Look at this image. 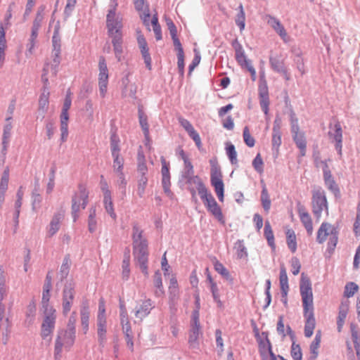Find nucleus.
Listing matches in <instances>:
<instances>
[{
    "instance_id": "f257e3e1",
    "label": "nucleus",
    "mask_w": 360,
    "mask_h": 360,
    "mask_svg": "<svg viewBox=\"0 0 360 360\" xmlns=\"http://www.w3.org/2000/svg\"><path fill=\"white\" fill-rule=\"evenodd\" d=\"M300 295L302 297L303 316L304 318V333L305 337L311 338L316 327V320L314 313V297L311 282L303 273L302 274L300 281Z\"/></svg>"
},
{
    "instance_id": "f03ea898",
    "label": "nucleus",
    "mask_w": 360,
    "mask_h": 360,
    "mask_svg": "<svg viewBox=\"0 0 360 360\" xmlns=\"http://www.w3.org/2000/svg\"><path fill=\"white\" fill-rule=\"evenodd\" d=\"M112 1L113 8L109 11L107 15L106 23L108 34L112 39L115 56L120 60L122 53V20L116 18L117 0H112Z\"/></svg>"
},
{
    "instance_id": "7ed1b4c3",
    "label": "nucleus",
    "mask_w": 360,
    "mask_h": 360,
    "mask_svg": "<svg viewBox=\"0 0 360 360\" xmlns=\"http://www.w3.org/2000/svg\"><path fill=\"white\" fill-rule=\"evenodd\" d=\"M133 254L136 264L139 266L142 273L148 276V250L147 240L143 238L142 231L137 226L133 227Z\"/></svg>"
},
{
    "instance_id": "20e7f679",
    "label": "nucleus",
    "mask_w": 360,
    "mask_h": 360,
    "mask_svg": "<svg viewBox=\"0 0 360 360\" xmlns=\"http://www.w3.org/2000/svg\"><path fill=\"white\" fill-rule=\"evenodd\" d=\"M210 182L213 186L215 193L221 202L224 200V184L222 179V173L221 168L218 165L217 160H210Z\"/></svg>"
},
{
    "instance_id": "39448f33",
    "label": "nucleus",
    "mask_w": 360,
    "mask_h": 360,
    "mask_svg": "<svg viewBox=\"0 0 360 360\" xmlns=\"http://www.w3.org/2000/svg\"><path fill=\"white\" fill-rule=\"evenodd\" d=\"M338 230L337 228L327 222L323 223L317 232V241L323 243L327 240L328 246L330 249H334L338 243Z\"/></svg>"
},
{
    "instance_id": "423d86ee",
    "label": "nucleus",
    "mask_w": 360,
    "mask_h": 360,
    "mask_svg": "<svg viewBox=\"0 0 360 360\" xmlns=\"http://www.w3.org/2000/svg\"><path fill=\"white\" fill-rule=\"evenodd\" d=\"M89 198V191L87 188L79 185L78 191L74 194L72 198V215L73 221H75L79 217V213L82 210H84Z\"/></svg>"
},
{
    "instance_id": "0eeeda50",
    "label": "nucleus",
    "mask_w": 360,
    "mask_h": 360,
    "mask_svg": "<svg viewBox=\"0 0 360 360\" xmlns=\"http://www.w3.org/2000/svg\"><path fill=\"white\" fill-rule=\"evenodd\" d=\"M75 333L68 330H61L58 332L55 342V358L60 356L63 349H70L74 345Z\"/></svg>"
},
{
    "instance_id": "6e6552de",
    "label": "nucleus",
    "mask_w": 360,
    "mask_h": 360,
    "mask_svg": "<svg viewBox=\"0 0 360 360\" xmlns=\"http://www.w3.org/2000/svg\"><path fill=\"white\" fill-rule=\"evenodd\" d=\"M199 195L207 211L219 221L224 223V219L221 209L212 193L207 188Z\"/></svg>"
},
{
    "instance_id": "1a4fd4ad",
    "label": "nucleus",
    "mask_w": 360,
    "mask_h": 360,
    "mask_svg": "<svg viewBox=\"0 0 360 360\" xmlns=\"http://www.w3.org/2000/svg\"><path fill=\"white\" fill-rule=\"evenodd\" d=\"M96 326L99 345L103 346L107 340V317L105 314V305L103 300H101L99 302Z\"/></svg>"
},
{
    "instance_id": "9d476101",
    "label": "nucleus",
    "mask_w": 360,
    "mask_h": 360,
    "mask_svg": "<svg viewBox=\"0 0 360 360\" xmlns=\"http://www.w3.org/2000/svg\"><path fill=\"white\" fill-rule=\"evenodd\" d=\"M232 46L235 50V58L237 63L241 68H246L250 73L252 80L255 81L257 79L256 70L252 66L251 60L248 59L242 45L236 39L232 42Z\"/></svg>"
},
{
    "instance_id": "9b49d317",
    "label": "nucleus",
    "mask_w": 360,
    "mask_h": 360,
    "mask_svg": "<svg viewBox=\"0 0 360 360\" xmlns=\"http://www.w3.org/2000/svg\"><path fill=\"white\" fill-rule=\"evenodd\" d=\"M72 100H71V93L70 91H68L67 95L65 96L62 111L60 115V131H61V141L62 142H65L67 141L68 136V120H69V114L68 110L71 107Z\"/></svg>"
},
{
    "instance_id": "f8f14e48",
    "label": "nucleus",
    "mask_w": 360,
    "mask_h": 360,
    "mask_svg": "<svg viewBox=\"0 0 360 360\" xmlns=\"http://www.w3.org/2000/svg\"><path fill=\"white\" fill-rule=\"evenodd\" d=\"M312 208L314 215L319 218L323 210L328 212V202L324 191L317 188L312 193Z\"/></svg>"
},
{
    "instance_id": "ddd939ff",
    "label": "nucleus",
    "mask_w": 360,
    "mask_h": 360,
    "mask_svg": "<svg viewBox=\"0 0 360 360\" xmlns=\"http://www.w3.org/2000/svg\"><path fill=\"white\" fill-rule=\"evenodd\" d=\"M257 342L259 345V352L262 360H269V353L272 351L271 344L268 338V333H259V330H254Z\"/></svg>"
},
{
    "instance_id": "4468645a",
    "label": "nucleus",
    "mask_w": 360,
    "mask_h": 360,
    "mask_svg": "<svg viewBox=\"0 0 360 360\" xmlns=\"http://www.w3.org/2000/svg\"><path fill=\"white\" fill-rule=\"evenodd\" d=\"M44 319L41 324V336L43 340L51 341V335L55 328L56 312H44Z\"/></svg>"
},
{
    "instance_id": "2eb2a0df",
    "label": "nucleus",
    "mask_w": 360,
    "mask_h": 360,
    "mask_svg": "<svg viewBox=\"0 0 360 360\" xmlns=\"http://www.w3.org/2000/svg\"><path fill=\"white\" fill-rule=\"evenodd\" d=\"M199 310L197 309L193 312L191 328L189 330L188 343L191 347H195L198 345V340L201 335L199 321Z\"/></svg>"
},
{
    "instance_id": "dca6fc26",
    "label": "nucleus",
    "mask_w": 360,
    "mask_h": 360,
    "mask_svg": "<svg viewBox=\"0 0 360 360\" xmlns=\"http://www.w3.org/2000/svg\"><path fill=\"white\" fill-rule=\"evenodd\" d=\"M98 86L101 96L104 98L107 93L108 84V70L105 60V58L101 57L98 63Z\"/></svg>"
},
{
    "instance_id": "f3484780",
    "label": "nucleus",
    "mask_w": 360,
    "mask_h": 360,
    "mask_svg": "<svg viewBox=\"0 0 360 360\" xmlns=\"http://www.w3.org/2000/svg\"><path fill=\"white\" fill-rule=\"evenodd\" d=\"M153 308V302L150 299L141 300L137 302L134 307V316L141 321L150 314Z\"/></svg>"
},
{
    "instance_id": "a211bd4d",
    "label": "nucleus",
    "mask_w": 360,
    "mask_h": 360,
    "mask_svg": "<svg viewBox=\"0 0 360 360\" xmlns=\"http://www.w3.org/2000/svg\"><path fill=\"white\" fill-rule=\"evenodd\" d=\"M291 131L292 133L293 141L300 150V155L304 156L306 155L307 141L304 133L300 131L297 120L291 124Z\"/></svg>"
},
{
    "instance_id": "6ab92c4d",
    "label": "nucleus",
    "mask_w": 360,
    "mask_h": 360,
    "mask_svg": "<svg viewBox=\"0 0 360 360\" xmlns=\"http://www.w3.org/2000/svg\"><path fill=\"white\" fill-rule=\"evenodd\" d=\"M75 285L68 283L65 285L63 292V312L67 315L71 309L75 297Z\"/></svg>"
},
{
    "instance_id": "aec40b11",
    "label": "nucleus",
    "mask_w": 360,
    "mask_h": 360,
    "mask_svg": "<svg viewBox=\"0 0 360 360\" xmlns=\"http://www.w3.org/2000/svg\"><path fill=\"white\" fill-rule=\"evenodd\" d=\"M329 139L335 143V148L340 155L342 154V129L339 122L330 125L328 131Z\"/></svg>"
},
{
    "instance_id": "412c9836",
    "label": "nucleus",
    "mask_w": 360,
    "mask_h": 360,
    "mask_svg": "<svg viewBox=\"0 0 360 360\" xmlns=\"http://www.w3.org/2000/svg\"><path fill=\"white\" fill-rule=\"evenodd\" d=\"M181 126L185 129V131L188 133V136L193 140L196 146L198 149H200L202 147L201 139L200 137L199 134L195 131L192 124L186 119L184 117H179L178 119Z\"/></svg>"
},
{
    "instance_id": "4be33fe9",
    "label": "nucleus",
    "mask_w": 360,
    "mask_h": 360,
    "mask_svg": "<svg viewBox=\"0 0 360 360\" xmlns=\"http://www.w3.org/2000/svg\"><path fill=\"white\" fill-rule=\"evenodd\" d=\"M161 174H162V184L164 191L167 193V195L170 196L172 195V193L170 190V173H169V164L166 161V160L162 157L161 158Z\"/></svg>"
},
{
    "instance_id": "5701e85b",
    "label": "nucleus",
    "mask_w": 360,
    "mask_h": 360,
    "mask_svg": "<svg viewBox=\"0 0 360 360\" xmlns=\"http://www.w3.org/2000/svg\"><path fill=\"white\" fill-rule=\"evenodd\" d=\"M51 282L50 279L46 278V281L43 286L41 305L44 312H56V310L49 304L51 298Z\"/></svg>"
},
{
    "instance_id": "b1692460",
    "label": "nucleus",
    "mask_w": 360,
    "mask_h": 360,
    "mask_svg": "<svg viewBox=\"0 0 360 360\" xmlns=\"http://www.w3.org/2000/svg\"><path fill=\"white\" fill-rule=\"evenodd\" d=\"M265 18L267 23L275 30L281 38L285 42H288L289 41V38L287 32L279 20L270 15H266Z\"/></svg>"
},
{
    "instance_id": "393cba45",
    "label": "nucleus",
    "mask_w": 360,
    "mask_h": 360,
    "mask_svg": "<svg viewBox=\"0 0 360 360\" xmlns=\"http://www.w3.org/2000/svg\"><path fill=\"white\" fill-rule=\"evenodd\" d=\"M137 42L147 68H151V58L148 51V44L141 31H137Z\"/></svg>"
},
{
    "instance_id": "a878e982",
    "label": "nucleus",
    "mask_w": 360,
    "mask_h": 360,
    "mask_svg": "<svg viewBox=\"0 0 360 360\" xmlns=\"http://www.w3.org/2000/svg\"><path fill=\"white\" fill-rule=\"evenodd\" d=\"M281 119L279 117H276L274 122V126L272 129V148L276 150V152L278 151L279 147L281 145Z\"/></svg>"
},
{
    "instance_id": "bb28decb",
    "label": "nucleus",
    "mask_w": 360,
    "mask_h": 360,
    "mask_svg": "<svg viewBox=\"0 0 360 360\" xmlns=\"http://www.w3.org/2000/svg\"><path fill=\"white\" fill-rule=\"evenodd\" d=\"M136 9L139 12L141 18L144 25L149 27V19L150 18L148 5L145 0H133Z\"/></svg>"
},
{
    "instance_id": "cd10ccee",
    "label": "nucleus",
    "mask_w": 360,
    "mask_h": 360,
    "mask_svg": "<svg viewBox=\"0 0 360 360\" xmlns=\"http://www.w3.org/2000/svg\"><path fill=\"white\" fill-rule=\"evenodd\" d=\"M122 331L125 336V340L127 347L129 349L134 351V342H133V333L131 328L130 321L129 318L120 319Z\"/></svg>"
},
{
    "instance_id": "c85d7f7f",
    "label": "nucleus",
    "mask_w": 360,
    "mask_h": 360,
    "mask_svg": "<svg viewBox=\"0 0 360 360\" xmlns=\"http://www.w3.org/2000/svg\"><path fill=\"white\" fill-rule=\"evenodd\" d=\"M259 95L260 98V105L263 112L266 115L269 111V91L266 83L264 82L259 86Z\"/></svg>"
},
{
    "instance_id": "c756f323",
    "label": "nucleus",
    "mask_w": 360,
    "mask_h": 360,
    "mask_svg": "<svg viewBox=\"0 0 360 360\" xmlns=\"http://www.w3.org/2000/svg\"><path fill=\"white\" fill-rule=\"evenodd\" d=\"M63 219V214L61 213H56L53 215L47 228L48 237L53 236L58 231Z\"/></svg>"
},
{
    "instance_id": "7c9ffc66",
    "label": "nucleus",
    "mask_w": 360,
    "mask_h": 360,
    "mask_svg": "<svg viewBox=\"0 0 360 360\" xmlns=\"http://www.w3.org/2000/svg\"><path fill=\"white\" fill-rule=\"evenodd\" d=\"M298 214L301 222L305 227L307 233L311 235L313 232V224L309 213L304 207H300L298 210Z\"/></svg>"
},
{
    "instance_id": "2f4dec72",
    "label": "nucleus",
    "mask_w": 360,
    "mask_h": 360,
    "mask_svg": "<svg viewBox=\"0 0 360 360\" xmlns=\"http://www.w3.org/2000/svg\"><path fill=\"white\" fill-rule=\"evenodd\" d=\"M321 336V331L320 330H317L315 338L310 345V359L312 360H315L318 357Z\"/></svg>"
},
{
    "instance_id": "473e14b6",
    "label": "nucleus",
    "mask_w": 360,
    "mask_h": 360,
    "mask_svg": "<svg viewBox=\"0 0 360 360\" xmlns=\"http://www.w3.org/2000/svg\"><path fill=\"white\" fill-rule=\"evenodd\" d=\"M169 299L174 302L176 300L179 295V284L175 276L172 275L169 280V285L168 287Z\"/></svg>"
},
{
    "instance_id": "72a5a7b5",
    "label": "nucleus",
    "mask_w": 360,
    "mask_h": 360,
    "mask_svg": "<svg viewBox=\"0 0 360 360\" xmlns=\"http://www.w3.org/2000/svg\"><path fill=\"white\" fill-rule=\"evenodd\" d=\"M50 92L48 88H43L39 99V110L46 112L49 108Z\"/></svg>"
},
{
    "instance_id": "f704fd0d",
    "label": "nucleus",
    "mask_w": 360,
    "mask_h": 360,
    "mask_svg": "<svg viewBox=\"0 0 360 360\" xmlns=\"http://www.w3.org/2000/svg\"><path fill=\"white\" fill-rule=\"evenodd\" d=\"M279 281L282 294L285 297L289 290V285L286 269L283 264L281 266Z\"/></svg>"
},
{
    "instance_id": "c9c22d12",
    "label": "nucleus",
    "mask_w": 360,
    "mask_h": 360,
    "mask_svg": "<svg viewBox=\"0 0 360 360\" xmlns=\"http://www.w3.org/2000/svg\"><path fill=\"white\" fill-rule=\"evenodd\" d=\"M153 285L156 288L155 295L156 297H162L165 294V290L162 284V276L160 271L155 272L153 276Z\"/></svg>"
},
{
    "instance_id": "e433bc0d",
    "label": "nucleus",
    "mask_w": 360,
    "mask_h": 360,
    "mask_svg": "<svg viewBox=\"0 0 360 360\" xmlns=\"http://www.w3.org/2000/svg\"><path fill=\"white\" fill-rule=\"evenodd\" d=\"M52 44L55 55L56 57H58L60 53L61 46V38L60 36V27L58 25L56 26L54 29V32L52 37Z\"/></svg>"
},
{
    "instance_id": "4c0bfd02",
    "label": "nucleus",
    "mask_w": 360,
    "mask_h": 360,
    "mask_svg": "<svg viewBox=\"0 0 360 360\" xmlns=\"http://www.w3.org/2000/svg\"><path fill=\"white\" fill-rule=\"evenodd\" d=\"M285 235L288 248L292 252H295L297 250V239L295 231L291 229H288L285 231Z\"/></svg>"
},
{
    "instance_id": "58836bf2",
    "label": "nucleus",
    "mask_w": 360,
    "mask_h": 360,
    "mask_svg": "<svg viewBox=\"0 0 360 360\" xmlns=\"http://www.w3.org/2000/svg\"><path fill=\"white\" fill-rule=\"evenodd\" d=\"M262 184V190L261 193V202L262 205L266 212H269L271 207V200L266 188V184L264 181H261Z\"/></svg>"
},
{
    "instance_id": "ea45409f",
    "label": "nucleus",
    "mask_w": 360,
    "mask_h": 360,
    "mask_svg": "<svg viewBox=\"0 0 360 360\" xmlns=\"http://www.w3.org/2000/svg\"><path fill=\"white\" fill-rule=\"evenodd\" d=\"M139 124L142 128L144 136L146 139H149V125L148 124L147 115L144 113L143 110L139 109Z\"/></svg>"
},
{
    "instance_id": "a19ab883",
    "label": "nucleus",
    "mask_w": 360,
    "mask_h": 360,
    "mask_svg": "<svg viewBox=\"0 0 360 360\" xmlns=\"http://www.w3.org/2000/svg\"><path fill=\"white\" fill-rule=\"evenodd\" d=\"M81 315V325L86 334L89 330V311L87 307H84L80 311Z\"/></svg>"
},
{
    "instance_id": "79ce46f5",
    "label": "nucleus",
    "mask_w": 360,
    "mask_h": 360,
    "mask_svg": "<svg viewBox=\"0 0 360 360\" xmlns=\"http://www.w3.org/2000/svg\"><path fill=\"white\" fill-rule=\"evenodd\" d=\"M213 264L215 271L221 274L224 278H225L226 280H232L229 270L224 266L222 263L215 259Z\"/></svg>"
},
{
    "instance_id": "37998d69",
    "label": "nucleus",
    "mask_w": 360,
    "mask_h": 360,
    "mask_svg": "<svg viewBox=\"0 0 360 360\" xmlns=\"http://www.w3.org/2000/svg\"><path fill=\"white\" fill-rule=\"evenodd\" d=\"M137 86L134 83H131L129 81L125 84L122 91V95L124 97L134 98L136 94Z\"/></svg>"
},
{
    "instance_id": "c03bdc74",
    "label": "nucleus",
    "mask_w": 360,
    "mask_h": 360,
    "mask_svg": "<svg viewBox=\"0 0 360 360\" xmlns=\"http://www.w3.org/2000/svg\"><path fill=\"white\" fill-rule=\"evenodd\" d=\"M239 12L236 17V23L239 27L240 31L245 29V14L242 4L238 6Z\"/></svg>"
},
{
    "instance_id": "a18cd8bd",
    "label": "nucleus",
    "mask_w": 360,
    "mask_h": 360,
    "mask_svg": "<svg viewBox=\"0 0 360 360\" xmlns=\"http://www.w3.org/2000/svg\"><path fill=\"white\" fill-rule=\"evenodd\" d=\"M103 203L105 208L106 212L110 214V216L113 219H116V214L114 211L113 203L112 201L111 195L103 197Z\"/></svg>"
},
{
    "instance_id": "49530a36",
    "label": "nucleus",
    "mask_w": 360,
    "mask_h": 360,
    "mask_svg": "<svg viewBox=\"0 0 360 360\" xmlns=\"http://www.w3.org/2000/svg\"><path fill=\"white\" fill-rule=\"evenodd\" d=\"M16 195H17V200L15 202V218L18 219V218L19 217L20 212V207L22 205V201L23 195H24V191H23V188L22 186H20L18 188Z\"/></svg>"
},
{
    "instance_id": "de8ad7c7",
    "label": "nucleus",
    "mask_w": 360,
    "mask_h": 360,
    "mask_svg": "<svg viewBox=\"0 0 360 360\" xmlns=\"http://www.w3.org/2000/svg\"><path fill=\"white\" fill-rule=\"evenodd\" d=\"M188 183L196 185L198 195L207 189V187L198 176H193L188 179Z\"/></svg>"
},
{
    "instance_id": "09e8293b",
    "label": "nucleus",
    "mask_w": 360,
    "mask_h": 360,
    "mask_svg": "<svg viewBox=\"0 0 360 360\" xmlns=\"http://www.w3.org/2000/svg\"><path fill=\"white\" fill-rule=\"evenodd\" d=\"M264 234L268 241L269 245L271 247H274V233H273L271 226L269 221H266L265 223Z\"/></svg>"
},
{
    "instance_id": "8fccbe9b",
    "label": "nucleus",
    "mask_w": 360,
    "mask_h": 360,
    "mask_svg": "<svg viewBox=\"0 0 360 360\" xmlns=\"http://www.w3.org/2000/svg\"><path fill=\"white\" fill-rule=\"evenodd\" d=\"M347 314V307L346 305H342L340 308L339 314L338 317V330L339 332L342 330V328L343 326L345 319H346Z\"/></svg>"
},
{
    "instance_id": "3c124183",
    "label": "nucleus",
    "mask_w": 360,
    "mask_h": 360,
    "mask_svg": "<svg viewBox=\"0 0 360 360\" xmlns=\"http://www.w3.org/2000/svg\"><path fill=\"white\" fill-rule=\"evenodd\" d=\"M235 249L238 258L243 259L248 257V252L242 240H238L235 244Z\"/></svg>"
},
{
    "instance_id": "603ef678",
    "label": "nucleus",
    "mask_w": 360,
    "mask_h": 360,
    "mask_svg": "<svg viewBox=\"0 0 360 360\" xmlns=\"http://www.w3.org/2000/svg\"><path fill=\"white\" fill-rule=\"evenodd\" d=\"M226 154L233 165H236L238 162L237 152L235 146L232 143H228L226 148Z\"/></svg>"
},
{
    "instance_id": "864d4df0",
    "label": "nucleus",
    "mask_w": 360,
    "mask_h": 360,
    "mask_svg": "<svg viewBox=\"0 0 360 360\" xmlns=\"http://www.w3.org/2000/svg\"><path fill=\"white\" fill-rule=\"evenodd\" d=\"M97 228V222L96 220V210L91 209L88 219V229L91 233H94Z\"/></svg>"
},
{
    "instance_id": "5fc2aeb1",
    "label": "nucleus",
    "mask_w": 360,
    "mask_h": 360,
    "mask_svg": "<svg viewBox=\"0 0 360 360\" xmlns=\"http://www.w3.org/2000/svg\"><path fill=\"white\" fill-rule=\"evenodd\" d=\"M243 136L245 143L248 147L252 148L255 146V140L253 138V136H252V135L250 134V129L248 126H245L243 129Z\"/></svg>"
},
{
    "instance_id": "6e6d98bb",
    "label": "nucleus",
    "mask_w": 360,
    "mask_h": 360,
    "mask_svg": "<svg viewBox=\"0 0 360 360\" xmlns=\"http://www.w3.org/2000/svg\"><path fill=\"white\" fill-rule=\"evenodd\" d=\"M357 328H358L357 325H354L353 323L351 324L352 336L353 342L354 344V347L356 349V354H357V356H359L360 354V349H359V342H358L359 332H358Z\"/></svg>"
},
{
    "instance_id": "4d7b16f0",
    "label": "nucleus",
    "mask_w": 360,
    "mask_h": 360,
    "mask_svg": "<svg viewBox=\"0 0 360 360\" xmlns=\"http://www.w3.org/2000/svg\"><path fill=\"white\" fill-rule=\"evenodd\" d=\"M138 172L142 175L146 176L148 168L146 164L145 158L142 153L138 154Z\"/></svg>"
},
{
    "instance_id": "13d9d810",
    "label": "nucleus",
    "mask_w": 360,
    "mask_h": 360,
    "mask_svg": "<svg viewBox=\"0 0 360 360\" xmlns=\"http://www.w3.org/2000/svg\"><path fill=\"white\" fill-rule=\"evenodd\" d=\"M113 169L115 173L122 172L124 160L119 155H113Z\"/></svg>"
},
{
    "instance_id": "bf43d9fd",
    "label": "nucleus",
    "mask_w": 360,
    "mask_h": 360,
    "mask_svg": "<svg viewBox=\"0 0 360 360\" xmlns=\"http://www.w3.org/2000/svg\"><path fill=\"white\" fill-rule=\"evenodd\" d=\"M39 30V29L32 27L31 36H30L29 44H27L28 52L30 54H32L33 53V50L35 46L36 39L38 36Z\"/></svg>"
},
{
    "instance_id": "052dcab7",
    "label": "nucleus",
    "mask_w": 360,
    "mask_h": 360,
    "mask_svg": "<svg viewBox=\"0 0 360 360\" xmlns=\"http://www.w3.org/2000/svg\"><path fill=\"white\" fill-rule=\"evenodd\" d=\"M151 24L153 25V32L155 34V38L157 40H160L162 39V33L161 28L160 25L158 24V19L156 15H154L151 20Z\"/></svg>"
},
{
    "instance_id": "680f3d73",
    "label": "nucleus",
    "mask_w": 360,
    "mask_h": 360,
    "mask_svg": "<svg viewBox=\"0 0 360 360\" xmlns=\"http://www.w3.org/2000/svg\"><path fill=\"white\" fill-rule=\"evenodd\" d=\"M270 65L271 68L277 72H279L284 68H285L283 60H280L275 58H270Z\"/></svg>"
},
{
    "instance_id": "e2e57ef3",
    "label": "nucleus",
    "mask_w": 360,
    "mask_h": 360,
    "mask_svg": "<svg viewBox=\"0 0 360 360\" xmlns=\"http://www.w3.org/2000/svg\"><path fill=\"white\" fill-rule=\"evenodd\" d=\"M122 278L124 280H127L130 275V269H129V257L127 256L122 261Z\"/></svg>"
},
{
    "instance_id": "0e129e2a",
    "label": "nucleus",
    "mask_w": 360,
    "mask_h": 360,
    "mask_svg": "<svg viewBox=\"0 0 360 360\" xmlns=\"http://www.w3.org/2000/svg\"><path fill=\"white\" fill-rule=\"evenodd\" d=\"M263 165L264 162L261 155L258 153L252 161V166L257 172L262 174L264 171Z\"/></svg>"
},
{
    "instance_id": "69168bd1",
    "label": "nucleus",
    "mask_w": 360,
    "mask_h": 360,
    "mask_svg": "<svg viewBox=\"0 0 360 360\" xmlns=\"http://www.w3.org/2000/svg\"><path fill=\"white\" fill-rule=\"evenodd\" d=\"M210 290L212 293L214 300L217 303L219 307H222V302L219 298V290L217 288V285L214 281H212V283L210 284Z\"/></svg>"
},
{
    "instance_id": "338daca9",
    "label": "nucleus",
    "mask_w": 360,
    "mask_h": 360,
    "mask_svg": "<svg viewBox=\"0 0 360 360\" xmlns=\"http://www.w3.org/2000/svg\"><path fill=\"white\" fill-rule=\"evenodd\" d=\"M291 356L294 360H302V354L299 345L292 343L291 347Z\"/></svg>"
},
{
    "instance_id": "774afa93",
    "label": "nucleus",
    "mask_w": 360,
    "mask_h": 360,
    "mask_svg": "<svg viewBox=\"0 0 360 360\" xmlns=\"http://www.w3.org/2000/svg\"><path fill=\"white\" fill-rule=\"evenodd\" d=\"M358 289H359L358 285H356V283H352V282L349 283L345 286V295L347 297H349L352 296L356 292H357Z\"/></svg>"
}]
</instances>
